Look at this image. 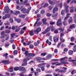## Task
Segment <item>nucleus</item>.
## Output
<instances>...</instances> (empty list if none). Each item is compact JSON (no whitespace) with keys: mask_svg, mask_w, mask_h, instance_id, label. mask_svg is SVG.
I'll use <instances>...</instances> for the list:
<instances>
[{"mask_svg":"<svg viewBox=\"0 0 76 76\" xmlns=\"http://www.w3.org/2000/svg\"><path fill=\"white\" fill-rule=\"evenodd\" d=\"M45 31H46V32H47V33L48 32H50V26L47 28L45 30Z\"/></svg>","mask_w":76,"mask_h":76,"instance_id":"a211bd4d","label":"nucleus"},{"mask_svg":"<svg viewBox=\"0 0 76 76\" xmlns=\"http://www.w3.org/2000/svg\"><path fill=\"white\" fill-rule=\"evenodd\" d=\"M15 26H12V28H11V29H12L13 31H14V30H15Z\"/></svg>","mask_w":76,"mask_h":76,"instance_id":"603ef678","label":"nucleus"},{"mask_svg":"<svg viewBox=\"0 0 76 76\" xmlns=\"http://www.w3.org/2000/svg\"><path fill=\"white\" fill-rule=\"evenodd\" d=\"M53 5H54V4H56V3H57V1H56V0H53Z\"/></svg>","mask_w":76,"mask_h":76,"instance_id":"338daca9","label":"nucleus"},{"mask_svg":"<svg viewBox=\"0 0 76 76\" xmlns=\"http://www.w3.org/2000/svg\"><path fill=\"white\" fill-rule=\"evenodd\" d=\"M50 28L51 32H54V31L55 30V28H54V26L53 25L50 26Z\"/></svg>","mask_w":76,"mask_h":76,"instance_id":"ddd939ff","label":"nucleus"},{"mask_svg":"<svg viewBox=\"0 0 76 76\" xmlns=\"http://www.w3.org/2000/svg\"><path fill=\"white\" fill-rule=\"evenodd\" d=\"M67 58H68L66 56L63 58H61L60 59V62H61V64H69V63L65 62V61H64L65 59H67Z\"/></svg>","mask_w":76,"mask_h":76,"instance_id":"7ed1b4c3","label":"nucleus"},{"mask_svg":"<svg viewBox=\"0 0 76 76\" xmlns=\"http://www.w3.org/2000/svg\"><path fill=\"white\" fill-rule=\"evenodd\" d=\"M58 8L57 7H55L53 10V13H54L56 12V11H58Z\"/></svg>","mask_w":76,"mask_h":76,"instance_id":"4468645a","label":"nucleus"},{"mask_svg":"<svg viewBox=\"0 0 76 76\" xmlns=\"http://www.w3.org/2000/svg\"><path fill=\"white\" fill-rule=\"evenodd\" d=\"M53 39L54 42L56 43L58 41V37L54 36L53 37Z\"/></svg>","mask_w":76,"mask_h":76,"instance_id":"9d476101","label":"nucleus"},{"mask_svg":"<svg viewBox=\"0 0 76 76\" xmlns=\"http://www.w3.org/2000/svg\"><path fill=\"white\" fill-rule=\"evenodd\" d=\"M2 36H1L0 37V38H4V37H6V38H5V40L6 41H7V40H8L9 39V34H3V35H1Z\"/></svg>","mask_w":76,"mask_h":76,"instance_id":"20e7f679","label":"nucleus"},{"mask_svg":"<svg viewBox=\"0 0 76 76\" xmlns=\"http://www.w3.org/2000/svg\"><path fill=\"white\" fill-rule=\"evenodd\" d=\"M24 41H25V40H24V39H23L21 40V42L22 43H23V44L24 45H26V43H25V42H24Z\"/></svg>","mask_w":76,"mask_h":76,"instance_id":"f704fd0d","label":"nucleus"},{"mask_svg":"<svg viewBox=\"0 0 76 76\" xmlns=\"http://www.w3.org/2000/svg\"><path fill=\"white\" fill-rule=\"evenodd\" d=\"M29 35H30L31 36H33L34 35L32 30H31L30 31Z\"/></svg>","mask_w":76,"mask_h":76,"instance_id":"a878e982","label":"nucleus"},{"mask_svg":"<svg viewBox=\"0 0 76 76\" xmlns=\"http://www.w3.org/2000/svg\"><path fill=\"white\" fill-rule=\"evenodd\" d=\"M73 51L72 50H69L68 52V53L69 55H72L73 54Z\"/></svg>","mask_w":76,"mask_h":76,"instance_id":"b1692460","label":"nucleus"},{"mask_svg":"<svg viewBox=\"0 0 76 76\" xmlns=\"http://www.w3.org/2000/svg\"><path fill=\"white\" fill-rule=\"evenodd\" d=\"M48 2L50 4H52V5H53V1H51V0H49L48 1Z\"/></svg>","mask_w":76,"mask_h":76,"instance_id":"58836bf2","label":"nucleus"},{"mask_svg":"<svg viewBox=\"0 0 76 76\" xmlns=\"http://www.w3.org/2000/svg\"><path fill=\"white\" fill-rule=\"evenodd\" d=\"M19 17L20 18H24L25 17V15H19Z\"/></svg>","mask_w":76,"mask_h":76,"instance_id":"7c9ffc66","label":"nucleus"},{"mask_svg":"<svg viewBox=\"0 0 76 76\" xmlns=\"http://www.w3.org/2000/svg\"><path fill=\"white\" fill-rule=\"evenodd\" d=\"M55 72H60V73H64L65 72V71L63 69H55Z\"/></svg>","mask_w":76,"mask_h":76,"instance_id":"1a4fd4ad","label":"nucleus"},{"mask_svg":"<svg viewBox=\"0 0 76 76\" xmlns=\"http://www.w3.org/2000/svg\"><path fill=\"white\" fill-rule=\"evenodd\" d=\"M12 49L13 50H15V48H16V46L15 45V44H13L12 45Z\"/></svg>","mask_w":76,"mask_h":76,"instance_id":"09e8293b","label":"nucleus"},{"mask_svg":"<svg viewBox=\"0 0 76 76\" xmlns=\"http://www.w3.org/2000/svg\"><path fill=\"white\" fill-rule=\"evenodd\" d=\"M50 34L51 33L50 32H48L46 34V36H47V37H49V36H50Z\"/></svg>","mask_w":76,"mask_h":76,"instance_id":"5fc2aeb1","label":"nucleus"},{"mask_svg":"<svg viewBox=\"0 0 76 76\" xmlns=\"http://www.w3.org/2000/svg\"><path fill=\"white\" fill-rule=\"evenodd\" d=\"M4 34H5V32L4 31H2L1 33V35H3Z\"/></svg>","mask_w":76,"mask_h":76,"instance_id":"8fccbe9b","label":"nucleus"},{"mask_svg":"<svg viewBox=\"0 0 76 76\" xmlns=\"http://www.w3.org/2000/svg\"><path fill=\"white\" fill-rule=\"evenodd\" d=\"M72 1H71V3H74L75 4H76V0H72Z\"/></svg>","mask_w":76,"mask_h":76,"instance_id":"0e129e2a","label":"nucleus"},{"mask_svg":"<svg viewBox=\"0 0 76 76\" xmlns=\"http://www.w3.org/2000/svg\"><path fill=\"white\" fill-rule=\"evenodd\" d=\"M46 15L48 17H50V16H51V14L49 13H48L46 14Z\"/></svg>","mask_w":76,"mask_h":76,"instance_id":"a18cd8bd","label":"nucleus"},{"mask_svg":"<svg viewBox=\"0 0 76 76\" xmlns=\"http://www.w3.org/2000/svg\"><path fill=\"white\" fill-rule=\"evenodd\" d=\"M74 10L73 9H71L70 11V13H73L74 12Z\"/></svg>","mask_w":76,"mask_h":76,"instance_id":"774afa93","label":"nucleus"},{"mask_svg":"<svg viewBox=\"0 0 76 76\" xmlns=\"http://www.w3.org/2000/svg\"><path fill=\"white\" fill-rule=\"evenodd\" d=\"M48 6V4L45 3L43 6V7H47Z\"/></svg>","mask_w":76,"mask_h":76,"instance_id":"49530a36","label":"nucleus"},{"mask_svg":"<svg viewBox=\"0 0 76 76\" xmlns=\"http://www.w3.org/2000/svg\"><path fill=\"white\" fill-rule=\"evenodd\" d=\"M47 33L46 32L45 30V31L42 32V34H47Z\"/></svg>","mask_w":76,"mask_h":76,"instance_id":"e2e57ef3","label":"nucleus"},{"mask_svg":"<svg viewBox=\"0 0 76 76\" xmlns=\"http://www.w3.org/2000/svg\"><path fill=\"white\" fill-rule=\"evenodd\" d=\"M25 53H24V54H25V56H27L28 57H30L31 59H32L33 58V57H34L35 55V54L32 53H28L29 52L28 51H25Z\"/></svg>","mask_w":76,"mask_h":76,"instance_id":"f257e3e1","label":"nucleus"},{"mask_svg":"<svg viewBox=\"0 0 76 76\" xmlns=\"http://www.w3.org/2000/svg\"><path fill=\"white\" fill-rule=\"evenodd\" d=\"M21 50L23 51H26V49H25V48H22Z\"/></svg>","mask_w":76,"mask_h":76,"instance_id":"680f3d73","label":"nucleus"},{"mask_svg":"<svg viewBox=\"0 0 76 76\" xmlns=\"http://www.w3.org/2000/svg\"><path fill=\"white\" fill-rule=\"evenodd\" d=\"M74 39H75V38L74 37H72L71 38L70 41L71 42H73L74 41Z\"/></svg>","mask_w":76,"mask_h":76,"instance_id":"ea45409f","label":"nucleus"},{"mask_svg":"<svg viewBox=\"0 0 76 76\" xmlns=\"http://www.w3.org/2000/svg\"><path fill=\"white\" fill-rule=\"evenodd\" d=\"M49 40H50V41H53V40H52V36H49Z\"/></svg>","mask_w":76,"mask_h":76,"instance_id":"6e6d98bb","label":"nucleus"},{"mask_svg":"<svg viewBox=\"0 0 76 76\" xmlns=\"http://www.w3.org/2000/svg\"><path fill=\"white\" fill-rule=\"evenodd\" d=\"M13 53L15 55L18 54V51L16 50H14Z\"/></svg>","mask_w":76,"mask_h":76,"instance_id":"c03bdc74","label":"nucleus"},{"mask_svg":"<svg viewBox=\"0 0 76 76\" xmlns=\"http://www.w3.org/2000/svg\"><path fill=\"white\" fill-rule=\"evenodd\" d=\"M34 46L33 45H29V48H31V49H33L34 48Z\"/></svg>","mask_w":76,"mask_h":76,"instance_id":"4c0bfd02","label":"nucleus"},{"mask_svg":"<svg viewBox=\"0 0 76 76\" xmlns=\"http://www.w3.org/2000/svg\"><path fill=\"white\" fill-rule=\"evenodd\" d=\"M59 39L60 41L62 43H63V42H64L65 41V39H63V37H60Z\"/></svg>","mask_w":76,"mask_h":76,"instance_id":"6ab92c4d","label":"nucleus"},{"mask_svg":"<svg viewBox=\"0 0 76 76\" xmlns=\"http://www.w3.org/2000/svg\"><path fill=\"white\" fill-rule=\"evenodd\" d=\"M15 20V21H16V22H17V23H20L22 20H21V19L20 18H18L16 19Z\"/></svg>","mask_w":76,"mask_h":76,"instance_id":"dca6fc26","label":"nucleus"},{"mask_svg":"<svg viewBox=\"0 0 76 76\" xmlns=\"http://www.w3.org/2000/svg\"><path fill=\"white\" fill-rule=\"evenodd\" d=\"M19 33L20 35H22L23 34H24V31L21 29L20 31L19 32Z\"/></svg>","mask_w":76,"mask_h":76,"instance_id":"cd10ccee","label":"nucleus"},{"mask_svg":"<svg viewBox=\"0 0 76 76\" xmlns=\"http://www.w3.org/2000/svg\"><path fill=\"white\" fill-rule=\"evenodd\" d=\"M64 34L63 32L61 33L60 34V38H63L62 37L64 36Z\"/></svg>","mask_w":76,"mask_h":76,"instance_id":"c9c22d12","label":"nucleus"},{"mask_svg":"<svg viewBox=\"0 0 76 76\" xmlns=\"http://www.w3.org/2000/svg\"><path fill=\"white\" fill-rule=\"evenodd\" d=\"M46 63H42L38 65L39 68H40L42 71H44L45 70V67Z\"/></svg>","mask_w":76,"mask_h":76,"instance_id":"f03ea898","label":"nucleus"},{"mask_svg":"<svg viewBox=\"0 0 76 76\" xmlns=\"http://www.w3.org/2000/svg\"><path fill=\"white\" fill-rule=\"evenodd\" d=\"M63 24L64 26H66L67 25V23L66 20H65L63 22Z\"/></svg>","mask_w":76,"mask_h":76,"instance_id":"c756f323","label":"nucleus"},{"mask_svg":"<svg viewBox=\"0 0 76 76\" xmlns=\"http://www.w3.org/2000/svg\"><path fill=\"white\" fill-rule=\"evenodd\" d=\"M58 30L59 31H60V32H63L64 31V28H59L58 29Z\"/></svg>","mask_w":76,"mask_h":76,"instance_id":"412c9836","label":"nucleus"},{"mask_svg":"<svg viewBox=\"0 0 76 76\" xmlns=\"http://www.w3.org/2000/svg\"><path fill=\"white\" fill-rule=\"evenodd\" d=\"M10 31L9 30H6L5 31V32L6 34H9V33H10Z\"/></svg>","mask_w":76,"mask_h":76,"instance_id":"72a5a7b5","label":"nucleus"},{"mask_svg":"<svg viewBox=\"0 0 76 76\" xmlns=\"http://www.w3.org/2000/svg\"><path fill=\"white\" fill-rule=\"evenodd\" d=\"M73 64H72V66L73 67H75L76 66V62H74V61L72 62Z\"/></svg>","mask_w":76,"mask_h":76,"instance_id":"bb28decb","label":"nucleus"},{"mask_svg":"<svg viewBox=\"0 0 76 76\" xmlns=\"http://www.w3.org/2000/svg\"><path fill=\"white\" fill-rule=\"evenodd\" d=\"M13 71V68H10L8 70V72H12Z\"/></svg>","mask_w":76,"mask_h":76,"instance_id":"e433bc0d","label":"nucleus"},{"mask_svg":"<svg viewBox=\"0 0 76 76\" xmlns=\"http://www.w3.org/2000/svg\"><path fill=\"white\" fill-rule=\"evenodd\" d=\"M20 13V12L19 11H16L14 13H13V15H17L18 14L19 15Z\"/></svg>","mask_w":76,"mask_h":76,"instance_id":"4be33fe9","label":"nucleus"},{"mask_svg":"<svg viewBox=\"0 0 76 76\" xmlns=\"http://www.w3.org/2000/svg\"><path fill=\"white\" fill-rule=\"evenodd\" d=\"M56 25L58 26H61L62 25L61 23V18H59L56 22Z\"/></svg>","mask_w":76,"mask_h":76,"instance_id":"39448f33","label":"nucleus"},{"mask_svg":"<svg viewBox=\"0 0 76 76\" xmlns=\"http://www.w3.org/2000/svg\"><path fill=\"white\" fill-rule=\"evenodd\" d=\"M42 21L44 25H47L48 24V23H47V19L46 18L42 19Z\"/></svg>","mask_w":76,"mask_h":76,"instance_id":"9b49d317","label":"nucleus"},{"mask_svg":"<svg viewBox=\"0 0 76 76\" xmlns=\"http://www.w3.org/2000/svg\"><path fill=\"white\" fill-rule=\"evenodd\" d=\"M27 62H26L24 64H23L21 65L22 66H26L27 64Z\"/></svg>","mask_w":76,"mask_h":76,"instance_id":"3c124183","label":"nucleus"},{"mask_svg":"<svg viewBox=\"0 0 76 76\" xmlns=\"http://www.w3.org/2000/svg\"><path fill=\"white\" fill-rule=\"evenodd\" d=\"M37 61H39V62L40 61H41V60H42V58L39 57H37L36 58Z\"/></svg>","mask_w":76,"mask_h":76,"instance_id":"2eb2a0df","label":"nucleus"},{"mask_svg":"<svg viewBox=\"0 0 76 76\" xmlns=\"http://www.w3.org/2000/svg\"><path fill=\"white\" fill-rule=\"evenodd\" d=\"M34 73L35 76H38V72H35Z\"/></svg>","mask_w":76,"mask_h":76,"instance_id":"052dcab7","label":"nucleus"},{"mask_svg":"<svg viewBox=\"0 0 76 76\" xmlns=\"http://www.w3.org/2000/svg\"><path fill=\"white\" fill-rule=\"evenodd\" d=\"M61 15H64V13H65L64 11V10H62L61 12Z\"/></svg>","mask_w":76,"mask_h":76,"instance_id":"79ce46f5","label":"nucleus"},{"mask_svg":"<svg viewBox=\"0 0 76 76\" xmlns=\"http://www.w3.org/2000/svg\"><path fill=\"white\" fill-rule=\"evenodd\" d=\"M45 13V10H42L41 11V14H42L43 15Z\"/></svg>","mask_w":76,"mask_h":76,"instance_id":"37998d69","label":"nucleus"},{"mask_svg":"<svg viewBox=\"0 0 76 76\" xmlns=\"http://www.w3.org/2000/svg\"><path fill=\"white\" fill-rule=\"evenodd\" d=\"M14 69L15 71H17V70H19V66H16L14 68Z\"/></svg>","mask_w":76,"mask_h":76,"instance_id":"c85d7f7f","label":"nucleus"},{"mask_svg":"<svg viewBox=\"0 0 76 76\" xmlns=\"http://www.w3.org/2000/svg\"><path fill=\"white\" fill-rule=\"evenodd\" d=\"M20 30V28H18L17 29H16L15 31V32H19V31Z\"/></svg>","mask_w":76,"mask_h":76,"instance_id":"2f4dec72","label":"nucleus"},{"mask_svg":"<svg viewBox=\"0 0 76 76\" xmlns=\"http://www.w3.org/2000/svg\"><path fill=\"white\" fill-rule=\"evenodd\" d=\"M19 71H23V72H25L26 71V69L24 67L19 66Z\"/></svg>","mask_w":76,"mask_h":76,"instance_id":"6e6552de","label":"nucleus"},{"mask_svg":"<svg viewBox=\"0 0 76 76\" xmlns=\"http://www.w3.org/2000/svg\"><path fill=\"white\" fill-rule=\"evenodd\" d=\"M42 22L41 21L39 22L37 24V26H39L40 25H41Z\"/></svg>","mask_w":76,"mask_h":76,"instance_id":"473e14b6","label":"nucleus"},{"mask_svg":"<svg viewBox=\"0 0 76 76\" xmlns=\"http://www.w3.org/2000/svg\"><path fill=\"white\" fill-rule=\"evenodd\" d=\"M5 13H8L10 12V10H5Z\"/></svg>","mask_w":76,"mask_h":76,"instance_id":"864d4df0","label":"nucleus"},{"mask_svg":"<svg viewBox=\"0 0 76 76\" xmlns=\"http://www.w3.org/2000/svg\"><path fill=\"white\" fill-rule=\"evenodd\" d=\"M5 16L7 18H9L10 17V14H6L5 15Z\"/></svg>","mask_w":76,"mask_h":76,"instance_id":"a19ab883","label":"nucleus"},{"mask_svg":"<svg viewBox=\"0 0 76 76\" xmlns=\"http://www.w3.org/2000/svg\"><path fill=\"white\" fill-rule=\"evenodd\" d=\"M50 25H54L55 24V22H52V21H50Z\"/></svg>","mask_w":76,"mask_h":76,"instance_id":"bf43d9fd","label":"nucleus"},{"mask_svg":"<svg viewBox=\"0 0 76 76\" xmlns=\"http://www.w3.org/2000/svg\"><path fill=\"white\" fill-rule=\"evenodd\" d=\"M61 42L59 43L57 45V48H59L60 47V45H61Z\"/></svg>","mask_w":76,"mask_h":76,"instance_id":"13d9d810","label":"nucleus"},{"mask_svg":"<svg viewBox=\"0 0 76 76\" xmlns=\"http://www.w3.org/2000/svg\"><path fill=\"white\" fill-rule=\"evenodd\" d=\"M39 12V9H37L36 11L34 13L35 14H37Z\"/></svg>","mask_w":76,"mask_h":76,"instance_id":"69168bd1","label":"nucleus"},{"mask_svg":"<svg viewBox=\"0 0 76 76\" xmlns=\"http://www.w3.org/2000/svg\"><path fill=\"white\" fill-rule=\"evenodd\" d=\"M69 7V6H67L65 8L66 10V13H68L69 12V10L68 9V7Z\"/></svg>","mask_w":76,"mask_h":76,"instance_id":"5701e85b","label":"nucleus"},{"mask_svg":"<svg viewBox=\"0 0 76 76\" xmlns=\"http://www.w3.org/2000/svg\"><path fill=\"white\" fill-rule=\"evenodd\" d=\"M21 11H23V13H26V9L25 8H23L21 10Z\"/></svg>","mask_w":76,"mask_h":76,"instance_id":"393cba45","label":"nucleus"},{"mask_svg":"<svg viewBox=\"0 0 76 76\" xmlns=\"http://www.w3.org/2000/svg\"><path fill=\"white\" fill-rule=\"evenodd\" d=\"M39 44V41H37V42H35L34 43V45L35 46V47H37L38 45V44Z\"/></svg>","mask_w":76,"mask_h":76,"instance_id":"f3484780","label":"nucleus"},{"mask_svg":"<svg viewBox=\"0 0 76 76\" xmlns=\"http://www.w3.org/2000/svg\"><path fill=\"white\" fill-rule=\"evenodd\" d=\"M47 53H42L41 54V56H45V55H47Z\"/></svg>","mask_w":76,"mask_h":76,"instance_id":"de8ad7c7","label":"nucleus"},{"mask_svg":"<svg viewBox=\"0 0 76 76\" xmlns=\"http://www.w3.org/2000/svg\"><path fill=\"white\" fill-rule=\"evenodd\" d=\"M72 21H73V20H72V19H69L68 20V22L69 23H72Z\"/></svg>","mask_w":76,"mask_h":76,"instance_id":"4d7b16f0","label":"nucleus"},{"mask_svg":"<svg viewBox=\"0 0 76 76\" xmlns=\"http://www.w3.org/2000/svg\"><path fill=\"white\" fill-rule=\"evenodd\" d=\"M52 65H55L56 64V66H60L61 65V63L58 62H53L52 63Z\"/></svg>","mask_w":76,"mask_h":76,"instance_id":"f8f14e48","label":"nucleus"},{"mask_svg":"<svg viewBox=\"0 0 76 76\" xmlns=\"http://www.w3.org/2000/svg\"><path fill=\"white\" fill-rule=\"evenodd\" d=\"M41 31V28L40 27L37 28L34 31L35 34H38Z\"/></svg>","mask_w":76,"mask_h":76,"instance_id":"423d86ee","label":"nucleus"},{"mask_svg":"<svg viewBox=\"0 0 76 76\" xmlns=\"http://www.w3.org/2000/svg\"><path fill=\"white\" fill-rule=\"evenodd\" d=\"M75 27L76 26H75V24H73L70 26V28L71 29H72L73 28H75Z\"/></svg>","mask_w":76,"mask_h":76,"instance_id":"aec40b11","label":"nucleus"},{"mask_svg":"<svg viewBox=\"0 0 76 76\" xmlns=\"http://www.w3.org/2000/svg\"><path fill=\"white\" fill-rule=\"evenodd\" d=\"M2 63H4L5 65L6 64H9L10 63V62L9 61V60H4L1 62Z\"/></svg>","mask_w":76,"mask_h":76,"instance_id":"0eeeda50","label":"nucleus"}]
</instances>
